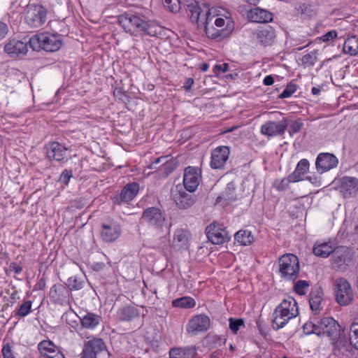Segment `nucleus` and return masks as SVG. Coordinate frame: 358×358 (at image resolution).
<instances>
[{
	"label": "nucleus",
	"instance_id": "nucleus-13",
	"mask_svg": "<svg viewBox=\"0 0 358 358\" xmlns=\"http://www.w3.org/2000/svg\"><path fill=\"white\" fill-rule=\"evenodd\" d=\"M318 331L317 335L326 336L330 341H334L339 338L341 327L339 324L332 317H324L318 322Z\"/></svg>",
	"mask_w": 358,
	"mask_h": 358
},
{
	"label": "nucleus",
	"instance_id": "nucleus-37",
	"mask_svg": "<svg viewBox=\"0 0 358 358\" xmlns=\"http://www.w3.org/2000/svg\"><path fill=\"white\" fill-rule=\"evenodd\" d=\"M188 243V232L182 229H177L174 233L173 243L179 247H182Z\"/></svg>",
	"mask_w": 358,
	"mask_h": 358
},
{
	"label": "nucleus",
	"instance_id": "nucleus-53",
	"mask_svg": "<svg viewBox=\"0 0 358 358\" xmlns=\"http://www.w3.org/2000/svg\"><path fill=\"white\" fill-rule=\"evenodd\" d=\"M73 176L72 171L65 169L59 177V181L65 185H67L69 182V180Z\"/></svg>",
	"mask_w": 358,
	"mask_h": 358
},
{
	"label": "nucleus",
	"instance_id": "nucleus-17",
	"mask_svg": "<svg viewBox=\"0 0 358 358\" xmlns=\"http://www.w3.org/2000/svg\"><path fill=\"white\" fill-rule=\"evenodd\" d=\"M276 37L275 31L270 25H264L253 32V38L263 47L272 45Z\"/></svg>",
	"mask_w": 358,
	"mask_h": 358
},
{
	"label": "nucleus",
	"instance_id": "nucleus-36",
	"mask_svg": "<svg viewBox=\"0 0 358 358\" xmlns=\"http://www.w3.org/2000/svg\"><path fill=\"white\" fill-rule=\"evenodd\" d=\"M322 300V292L320 291L315 290L310 293L309 304L312 311L317 313L320 310Z\"/></svg>",
	"mask_w": 358,
	"mask_h": 358
},
{
	"label": "nucleus",
	"instance_id": "nucleus-35",
	"mask_svg": "<svg viewBox=\"0 0 358 358\" xmlns=\"http://www.w3.org/2000/svg\"><path fill=\"white\" fill-rule=\"evenodd\" d=\"M234 238L243 245H249L254 241L252 233L248 230H239L235 234Z\"/></svg>",
	"mask_w": 358,
	"mask_h": 358
},
{
	"label": "nucleus",
	"instance_id": "nucleus-11",
	"mask_svg": "<svg viewBox=\"0 0 358 358\" xmlns=\"http://www.w3.org/2000/svg\"><path fill=\"white\" fill-rule=\"evenodd\" d=\"M122 234L120 224L114 219H108L101 224L100 236L105 243L115 241Z\"/></svg>",
	"mask_w": 358,
	"mask_h": 358
},
{
	"label": "nucleus",
	"instance_id": "nucleus-51",
	"mask_svg": "<svg viewBox=\"0 0 358 358\" xmlns=\"http://www.w3.org/2000/svg\"><path fill=\"white\" fill-rule=\"evenodd\" d=\"M318 323L315 324L313 322H307L303 326V331L306 334H315L318 331Z\"/></svg>",
	"mask_w": 358,
	"mask_h": 358
},
{
	"label": "nucleus",
	"instance_id": "nucleus-33",
	"mask_svg": "<svg viewBox=\"0 0 358 358\" xmlns=\"http://www.w3.org/2000/svg\"><path fill=\"white\" fill-rule=\"evenodd\" d=\"M234 188L227 187L224 192H222L216 199V204L221 203L223 206L229 204L231 201L236 199L234 194Z\"/></svg>",
	"mask_w": 358,
	"mask_h": 358
},
{
	"label": "nucleus",
	"instance_id": "nucleus-54",
	"mask_svg": "<svg viewBox=\"0 0 358 358\" xmlns=\"http://www.w3.org/2000/svg\"><path fill=\"white\" fill-rule=\"evenodd\" d=\"M338 36L337 32L335 30H331L327 32L325 34L322 36L320 39L322 42H329L333 39L336 38Z\"/></svg>",
	"mask_w": 358,
	"mask_h": 358
},
{
	"label": "nucleus",
	"instance_id": "nucleus-57",
	"mask_svg": "<svg viewBox=\"0 0 358 358\" xmlns=\"http://www.w3.org/2000/svg\"><path fill=\"white\" fill-rule=\"evenodd\" d=\"M114 96L122 101H124V99L127 97V94L119 89H116L114 91Z\"/></svg>",
	"mask_w": 358,
	"mask_h": 358
},
{
	"label": "nucleus",
	"instance_id": "nucleus-50",
	"mask_svg": "<svg viewBox=\"0 0 358 358\" xmlns=\"http://www.w3.org/2000/svg\"><path fill=\"white\" fill-rule=\"evenodd\" d=\"M229 329L234 334H236L240 329L241 327L244 326V322L242 319L229 318Z\"/></svg>",
	"mask_w": 358,
	"mask_h": 358
},
{
	"label": "nucleus",
	"instance_id": "nucleus-29",
	"mask_svg": "<svg viewBox=\"0 0 358 358\" xmlns=\"http://www.w3.org/2000/svg\"><path fill=\"white\" fill-rule=\"evenodd\" d=\"M334 249L335 248L330 241H317L314 245L313 252L315 255L325 258L331 254Z\"/></svg>",
	"mask_w": 358,
	"mask_h": 358
},
{
	"label": "nucleus",
	"instance_id": "nucleus-19",
	"mask_svg": "<svg viewBox=\"0 0 358 358\" xmlns=\"http://www.w3.org/2000/svg\"><path fill=\"white\" fill-rule=\"evenodd\" d=\"M206 232L208 240L215 245L223 244L230 239L227 231L215 223L208 225L206 229Z\"/></svg>",
	"mask_w": 358,
	"mask_h": 358
},
{
	"label": "nucleus",
	"instance_id": "nucleus-7",
	"mask_svg": "<svg viewBox=\"0 0 358 358\" xmlns=\"http://www.w3.org/2000/svg\"><path fill=\"white\" fill-rule=\"evenodd\" d=\"M118 22L122 29L130 34H141L146 21L138 15L125 13L118 16Z\"/></svg>",
	"mask_w": 358,
	"mask_h": 358
},
{
	"label": "nucleus",
	"instance_id": "nucleus-8",
	"mask_svg": "<svg viewBox=\"0 0 358 358\" xmlns=\"http://www.w3.org/2000/svg\"><path fill=\"white\" fill-rule=\"evenodd\" d=\"M352 260L351 250L346 246H339L334 249L331 257V266L336 271H345Z\"/></svg>",
	"mask_w": 358,
	"mask_h": 358
},
{
	"label": "nucleus",
	"instance_id": "nucleus-40",
	"mask_svg": "<svg viewBox=\"0 0 358 358\" xmlns=\"http://www.w3.org/2000/svg\"><path fill=\"white\" fill-rule=\"evenodd\" d=\"M169 155H166L156 159L154 162H152L150 164V169H157L159 168L157 166V164H162L165 171L169 169V173L171 172V171L173 170V167H171V164L169 163Z\"/></svg>",
	"mask_w": 358,
	"mask_h": 358
},
{
	"label": "nucleus",
	"instance_id": "nucleus-44",
	"mask_svg": "<svg viewBox=\"0 0 358 358\" xmlns=\"http://www.w3.org/2000/svg\"><path fill=\"white\" fill-rule=\"evenodd\" d=\"M32 301H26L22 304L20 305L19 308L15 312V315L20 317H25L27 316L31 310Z\"/></svg>",
	"mask_w": 358,
	"mask_h": 358
},
{
	"label": "nucleus",
	"instance_id": "nucleus-45",
	"mask_svg": "<svg viewBox=\"0 0 358 358\" xmlns=\"http://www.w3.org/2000/svg\"><path fill=\"white\" fill-rule=\"evenodd\" d=\"M290 182H294L292 180H289V175L287 178L275 180L273 183V187L278 191H285V190L287 189Z\"/></svg>",
	"mask_w": 358,
	"mask_h": 358
},
{
	"label": "nucleus",
	"instance_id": "nucleus-2",
	"mask_svg": "<svg viewBox=\"0 0 358 358\" xmlns=\"http://www.w3.org/2000/svg\"><path fill=\"white\" fill-rule=\"evenodd\" d=\"M299 314L297 303L294 299L288 296L274 310L272 327L278 330L284 327L288 321Z\"/></svg>",
	"mask_w": 358,
	"mask_h": 358
},
{
	"label": "nucleus",
	"instance_id": "nucleus-12",
	"mask_svg": "<svg viewBox=\"0 0 358 358\" xmlns=\"http://www.w3.org/2000/svg\"><path fill=\"white\" fill-rule=\"evenodd\" d=\"M82 354V358H103L108 353L103 340L94 338L85 343Z\"/></svg>",
	"mask_w": 358,
	"mask_h": 358
},
{
	"label": "nucleus",
	"instance_id": "nucleus-26",
	"mask_svg": "<svg viewBox=\"0 0 358 358\" xmlns=\"http://www.w3.org/2000/svg\"><path fill=\"white\" fill-rule=\"evenodd\" d=\"M331 343L333 345V353L336 357L341 355H346L347 353L350 352L352 350V344L350 343V341L345 336H339V338L334 341H331Z\"/></svg>",
	"mask_w": 358,
	"mask_h": 358
},
{
	"label": "nucleus",
	"instance_id": "nucleus-58",
	"mask_svg": "<svg viewBox=\"0 0 358 358\" xmlns=\"http://www.w3.org/2000/svg\"><path fill=\"white\" fill-rule=\"evenodd\" d=\"M194 79L192 78H187L184 83L183 87L187 90H190L192 86L194 84Z\"/></svg>",
	"mask_w": 358,
	"mask_h": 358
},
{
	"label": "nucleus",
	"instance_id": "nucleus-34",
	"mask_svg": "<svg viewBox=\"0 0 358 358\" xmlns=\"http://www.w3.org/2000/svg\"><path fill=\"white\" fill-rule=\"evenodd\" d=\"M343 51L350 55H356L358 52V38L355 36L349 37L343 45Z\"/></svg>",
	"mask_w": 358,
	"mask_h": 358
},
{
	"label": "nucleus",
	"instance_id": "nucleus-63",
	"mask_svg": "<svg viewBox=\"0 0 358 358\" xmlns=\"http://www.w3.org/2000/svg\"><path fill=\"white\" fill-rule=\"evenodd\" d=\"M311 91L314 95H318L321 92L320 89L316 87H313Z\"/></svg>",
	"mask_w": 358,
	"mask_h": 358
},
{
	"label": "nucleus",
	"instance_id": "nucleus-20",
	"mask_svg": "<svg viewBox=\"0 0 358 358\" xmlns=\"http://www.w3.org/2000/svg\"><path fill=\"white\" fill-rule=\"evenodd\" d=\"M287 126L286 119L278 122L268 121L262 125L260 131L263 135L268 137L281 136L285 133Z\"/></svg>",
	"mask_w": 358,
	"mask_h": 358
},
{
	"label": "nucleus",
	"instance_id": "nucleus-55",
	"mask_svg": "<svg viewBox=\"0 0 358 358\" xmlns=\"http://www.w3.org/2000/svg\"><path fill=\"white\" fill-rule=\"evenodd\" d=\"M8 32V25L0 21V40L4 38Z\"/></svg>",
	"mask_w": 358,
	"mask_h": 358
},
{
	"label": "nucleus",
	"instance_id": "nucleus-41",
	"mask_svg": "<svg viewBox=\"0 0 358 358\" xmlns=\"http://www.w3.org/2000/svg\"><path fill=\"white\" fill-rule=\"evenodd\" d=\"M317 60V50H313L301 58V64L303 67L313 66Z\"/></svg>",
	"mask_w": 358,
	"mask_h": 358
},
{
	"label": "nucleus",
	"instance_id": "nucleus-3",
	"mask_svg": "<svg viewBox=\"0 0 358 358\" xmlns=\"http://www.w3.org/2000/svg\"><path fill=\"white\" fill-rule=\"evenodd\" d=\"M31 48L36 51L44 50L47 52L57 51L62 45V41L58 34L40 33L34 35L29 39Z\"/></svg>",
	"mask_w": 358,
	"mask_h": 358
},
{
	"label": "nucleus",
	"instance_id": "nucleus-47",
	"mask_svg": "<svg viewBox=\"0 0 358 358\" xmlns=\"http://www.w3.org/2000/svg\"><path fill=\"white\" fill-rule=\"evenodd\" d=\"M309 287V283L308 282L306 281V280H299L296 282V284L294 285V291L300 294V295H303L306 293L307 292V289Z\"/></svg>",
	"mask_w": 358,
	"mask_h": 358
},
{
	"label": "nucleus",
	"instance_id": "nucleus-43",
	"mask_svg": "<svg viewBox=\"0 0 358 358\" xmlns=\"http://www.w3.org/2000/svg\"><path fill=\"white\" fill-rule=\"evenodd\" d=\"M350 343L358 349V322H353L350 327Z\"/></svg>",
	"mask_w": 358,
	"mask_h": 358
},
{
	"label": "nucleus",
	"instance_id": "nucleus-21",
	"mask_svg": "<svg viewBox=\"0 0 358 358\" xmlns=\"http://www.w3.org/2000/svg\"><path fill=\"white\" fill-rule=\"evenodd\" d=\"M199 180L200 170L198 168L188 166L185 169L183 185L187 191L194 192L199 184Z\"/></svg>",
	"mask_w": 358,
	"mask_h": 358
},
{
	"label": "nucleus",
	"instance_id": "nucleus-27",
	"mask_svg": "<svg viewBox=\"0 0 358 358\" xmlns=\"http://www.w3.org/2000/svg\"><path fill=\"white\" fill-rule=\"evenodd\" d=\"M68 289L62 284L54 285L50 290L49 296L53 303L62 304L69 297Z\"/></svg>",
	"mask_w": 358,
	"mask_h": 358
},
{
	"label": "nucleus",
	"instance_id": "nucleus-25",
	"mask_svg": "<svg viewBox=\"0 0 358 358\" xmlns=\"http://www.w3.org/2000/svg\"><path fill=\"white\" fill-rule=\"evenodd\" d=\"M139 316V310L132 305L122 306L117 311V318L121 322H131Z\"/></svg>",
	"mask_w": 358,
	"mask_h": 358
},
{
	"label": "nucleus",
	"instance_id": "nucleus-31",
	"mask_svg": "<svg viewBox=\"0 0 358 358\" xmlns=\"http://www.w3.org/2000/svg\"><path fill=\"white\" fill-rule=\"evenodd\" d=\"M309 162L306 159H301L293 173L289 174V180L293 182H299L303 180L304 175L309 169Z\"/></svg>",
	"mask_w": 358,
	"mask_h": 358
},
{
	"label": "nucleus",
	"instance_id": "nucleus-59",
	"mask_svg": "<svg viewBox=\"0 0 358 358\" xmlns=\"http://www.w3.org/2000/svg\"><path fill=\"white\" fill-rule=\"evenodd\" d=\"M10 269L13 271L15 273L19 274L22 271V267L15 263H12L10 265Z\"/></svg>",
	"mask_w": 358,
	"mask_h": 358
},
{
	"label": "nucleus",
	"instance_id": "nucleus-4",
	"mask_svg": "<svg viewBox=\"0 0 358 358\" xmlns=\"http://www.w3.org/2000/svg\"><path fill=\"white\" fill-rule=\"evenodd\" d=\"M164 6L172 13L183 9L191 21H198L199 18V6L196 0H164Z\"/></svg>",
	"mask_w": 358,
	"mask_h": 358
},
{
	"label": "nucleus",
	"instance_id": "nucleus-38",
	"mask_svg": "<svg viewBox=\"0 0 358 358\" xmlns=\"http://www.w3.org/2000/svg\"><path fill=\"white\" fill-rule=\"evenodd\" d=\"M99 323V317L93 313H87L81 319L82 326L87 329H93Z\"/></svg>",
	"mask_w": 358,
	"mask_h": 358
},
{
	"label": "nucleus",
	"instance_id": "nucleus-16",
	"mask_svg": "<svg viewBox=\"0 0 358 358\" xmlns=\"http://www.w3.org/2000/svg\"><path fill=\"white\" fill-rule=\"evenodd\" d=\"M29 40L25 38L24 41L13 38L4 45V52L10 57H20L25 56L28 52Z\"/></svg>",
	"mask_w": 358,
	"mask_h": 358
},
{
	"label": "nucleus",
	"instance_id": "nucleus-10",
	"mask_svg": "<svg viewBox=\"0 0 358 358\" xmlns=\"http://www.w3.org/2000/svg\"><path fill=\"white\" fill-rule=\"evenodd\" d=\"M141 220L158 231H162L166 223L164 214L159 208L156 207H150L145 209L141 215Z\"/></svg>",
	"mask_w": 358,
	"mask_h": 358
},
{
	"label": "nucleus",
	"instance_id": "nucleus-32",
	"mask_svg": "<svg viewBox=\"0 0 358 358\" xmlns=\"http://www.w3.org/2000/svg\"><path fill=\"white\" fill-rule=\"evenodd\" d=\"M196 349L193 346L184 348H173L169 351L170 358H194Z\"/></svg>",
	"mask_w": 358,
	"mask_h": 358
},
{
	"label": "nucleus",
	"instance_id": "nucleus-6",
	"mask_svg": "<svg viewBox=\"0 0 358 358\" xmlns=\"http://www.w3.org/2000/svg\"><path fill=\"white\" fill-rule=\"evenodd\" d=\"M48 13L47 8L41 4L29 5L25 12V22L31 28H41L46 23Z\"/></svg>",
	"mask_w": 358,
	"mask_h": 358
},
{
	"label": "nucleus",
	"instance_id": "nucleus-14",
	"mask_svg": "<svg viewBox=\"0 0 358 358\" xmlns=\"http://www.w3.org/2000/svg\"><path fill=\"white\" fill-rule=\"evenodd\" d=\"M210 319L205 314H199L192 317L186 327L187 333L196 336L206 332L210 327Z\"/></svg>",
	"mask_w": 358,
	"mask_h": 358
},
{
	"label": "nucleus",
	"instance_id": "nucleus-56",
	"mask_svg": "<svg viewBox=\"0 0 358 358\" xmlns=\"http://www.w3.org/2000/svg\"><path fill=\"white\" fill-rule=\"evenodd\" d=\"M221 71L222 73H225L229 71V64L227 63H224L222 64H216L214 66V71Z\"/></svg>",
	"mask_w": 358,
	"mask_h": 358
},
{
	"label": "nucleus",
	"instance_id": "nucleus-61",
	"mask_svg": "<svg viewBox=\"0 0 358 358\" xmlns=\"http://www.w3.org/2000/svg\"><path fill=\"white\" fill-rule=\"evenodd\" d=\"M104 266H105V264L103 263H96L94 266V268L95 270L99 271V270L103 269Z\"/></svg>",
	"mask_w": 358,
	"mask_h": 358
},
{
	"label": "nucleus",
	"instance_id": "nucleus-62",
	"mask_svg": "<svg viewBox=\"0 0 358 358\" xmlns=\"http://www.w3.org/2000/svg\"><path fill=\"white\" fill-rule=\"evenodd\" d=\"M209 68V65L207 63H203L200 65V70L201 71H206Z\"/></svg>",
	"mask_w": 358,
	"mask_h": 358
},
{
	"label": "nucleus",
	"instance_id": "nucleus-1",
	"mask_svg": "<svg viewBox=\"0 0 358 358\" xmlns=\"http://www.w3.org/2000/svg\"><path fill=\"white\" fill-rule=\"evenodd\" d=\"M199 18L198 21H192L196 23L198 27H203L208 38L221 41L231 33L233 26L228 20H226L216 14V9L214 8H205L201 9L199 6Z\"/></svg>",
	"mask_w": 358,
	"mask_h": 358
},
{
	"label": "nucleus",
	"instance_id": "nucleus-28",
	"mask_svg": "<svg viewBox=\"0 0 358 358\" xmlns=\"http://www.w3.org/2000/svg\"><path fill=\"white\" fill-rule=\"evenodd\" d=\"M173 200L176 206L181 209H187L191 207L195 202L193 196L183 190L176 191L173 194Z\"/></svg>",
	"mask_w": 358,
	"mask_h": 358
},
{
	"label": "nucleus",
	"instance_id": "nucleus-46",
	"mask_svg": "<svg viewBox=\"0 0 358 358\" xmlns=\"http://www.w3.org/2000/svg\"><path fill=\"white\" fill-rule=\"evenodd\" d=\"M83 281L77 276H72L68 279V286L74 290H78L83 288Z\"/></svg>",
	"mask_w": 358,
	"mask_h": 358
},
{
	"label": "nucleus",
	"instance_id": "nucleus-24",
	"mask_svg": "<svg viewBox=\"0 0 358 358\" xmlns=\"http://www.w3.org/2000/svg\"><path fill=\"white\" fill-rule=\"evenodd\" d=\"M358 190V179L345 176L341 179L340 191L344 197L351 196Z\"/></svg>",
	"mask_w": 358,
	"mask_h": 358
},
{
	"label": "nucleus",
	"instance_id": "nucleus-18",
	"mask_svg": "<svg viewBox=\"0 0 358 358\" xmlns=\"http://www.w3.org/2000/svg\"><path fill=\"white\" fill-rule=\"evenodd\" d=\"M230 154L228 146H218L211 152L210 167L213 169H222L226 164Z\"/></svg>",
	"mask_w": 358,
	"mask_h": 358
},
{
	"label": "nucleus",
	"instance_id": "nucleus-5",
	"mask_svg": "<svg viewBox=\"0 0 358 358\" xmlns=\"http://www.w3.org/2000/svg\"><path fill=\"white\" fill-rule=\"evenodd\" d=\"M279 272L280 276L287 280H295L299 273L298 257L291 253L282 255L279 259Z\"/></svg>",
	"mask_w": 358,
	"mask_h": 358
},
{
	"label": "nucleus",
	"instance_id": "nucleus-9",
	"mask_svg": "<svg viewBox=\"0 0 358 358\" xmlns=\"http://www.w3.org/2000/svg\"><path fill=\"white\" fill-rule=\"evenodd\" d=\"M334 292L336 302L341 306H347L352 301L353 292L351 285L344 278L335 280Z\"/></svg>",
	"mask_w": 358,
	"mask_h": 358
},
{
	"label": "nucleus",
	"instance_id": "nucleus-64",
	"mask_svg": "<svg viewBox=\"0 0 358 358\" xmlns=\"http://www.w3.org/2000/svg\"><path fill=\"white\" fill-rule=\"evenodd\" d=\"M244 1L251 4V5H257L259 0H243Z\"/></svg>",
	"mask_w": 358,
	"mask_h": 358
},
{
	"label": "nucleus",
	"instance_id": "nucleus-23",
	"mask_svg": "<svg viewBox=\"0 0 358 358\" xmlns=\"http://www.w3.org/2000/svg\"><path fill=\"white\" fill-rule=\"evenodd\" d=\"M139 191V185L136 182L129 183L124 187L119 196L113 197V202L117 205L131 201Z\"/></svg>",
	"mask_w": 358,
	"mask_h": 358
},
{
	"label": "nucleus",
	"instance_id": "nucleus-42",
	"mask_svg": "<svg viewBox=\"0 0 358 358\" xmlns=\"http://www.w3.org/2000/svg\"><path fill=\"white\" fill-rule=\"evenodd\" d=\"M161 27L152 24H149L146 22V25H145V28L143 29L141 34H144L151 36H155L157 34H160Z\"/></svg>",
	"mask_w": 358,
	"mask_h": 358
},
{
	"label": "nucleus",
	"instance_id": "nucleus-39",
	"mask_svg": "<svg viewBox=\"0 0 358 358\" xmlns=\"http://www.w3.org/2000/svg\"><path fill=\"white\" fill-rule=\"evenodd\" d=\"M196 302L194 299L189 296H183L176 299L172 301L174 307L182 308H190L195 306Z\"/></svg>",
	"mask_w": 358,
	"mask_h": 358
},
{
	"label": "nucleus",
	"instance_id": "nucleus-60",
	"mask_svg": "<svg viewBox=\"0 0 358 358\" xmlns=\"http://www.w3.org/2000/svg\"><path fill=\"white\" fill-rule=\"evenodd\" d=\"M274 78L272 76H267L264 78L263 83L265 85H271L273 83Z\"/></svg>",
	"mask_w": 358,
	"mask_h": 358
},
{
	"label": "nucleus",
	"instance_id": "nucleus-48",
	"mask_svg": "<svg viewBox=\"0 0 358 358\" xmlns=\"http://www.w3.org/2000/svg\"><path fill=\"white\" fill-rule=\"evenodd\" d=\"M1 353L3 355V358H15L13 352V345L10 343L6 342L4 340L3 342V348L1 350Z\"/></svg>",
	"mask_w": 358,
	"mask_h": 358
},
{
	"label": "nucleus",
	"instance_id": "nucleus-49",
	"mask_svg": "<svg viewBox=\"0 0 358 358\" xmlns=\"http://www.w3.org/2000/svg\"><path fill=\"white\" fill-rule=\"evenodd\" d=\"M297 90V85L296 84L290 83L287 85L285 89L279 95L280 99H285L290 97Z\"/></svg>",
	"mask_w": 358,
	"mask_h": 358
},
{
	"label": "nucleus",
	"instance_id": "nucleus-30",
	"mask_svg": "<svg viewBox=\"0 0 358 358\" xmlns=\"http://www.w3.org/2000/svg\"><path fill=\"white\" fill-rule=\"evenodd\" d=\"M248 17L251 21L255 22H268L273 20V14L271 12L260 8L250 10Z\"/></svg>",
	"mask_w": 358,
	"mask_h": 358
},
{
	"label": "nucleus",
	"instance_id": "nucleus-15",
	"mask_svg": "<svg viewBox=\"0 0 358 358\" xmlns=\"http://www.w3.org/2000/svg\"><path fill=\"white\" fill-rule=\"evenodd\" d=\"M45 156L50 161L64 162L67 157V148L57 141L49 142L44 147Z\"/></svg>",
	"mask_w": 358,
	"mask_h": 358
},
{
	"label": "nucleus",
	"instance_id": "nucleus-52",
	"mask_svg": "<svg viewBox=\"0 0 358 358\" xmlns=\"http://www.w3.org/2000/svg\"><path fill=\"white\" fill-rule=\"evenodd\" d=\"M303 126L302 122L296 120L292 122L289 127V134L291 136H292L294 134L298 133L301 131Z\"/></svg>",
	"mask_w": 358,
	"mask_h": 358
},
{
	"label": "nucleus",
	"instance_id": "nucleus-22",
	"mask_svg": "<svg viewBox=\"0 0 358 358\" xmlns=\"http://www.w3.org/2000/svg\"><path fill=\"white\" fill-rule=\"evenodd\" d=\"M338 163V160L335 155L325 152L318 155L315 161V166L318 171L324 173L335 168Z\"/></svg>",
	"mask_w": 358,
	"mask_h": 358
}]
</instances>
